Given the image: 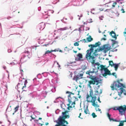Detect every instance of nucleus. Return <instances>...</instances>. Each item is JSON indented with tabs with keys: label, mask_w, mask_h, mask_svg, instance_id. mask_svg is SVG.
Segmentation results:
<instances>
[{
	"label": "nucleus",
	"mask_w": 126,
	"mask_h": 126,
	"mask_svg": "<svg viewBox=\"0 0 126 126\" xmlns=\"http://www.w3.org/2000/svg\"><path fill=\"white\" fill-rule=\"evenodd\" d=\"M89 92L90 95H89L88 94H87V102H92V105L94 107H99V106L97 104V102H96V103L95 102L96 100V97L93 96V91L90 90Z\"/></svg>",
	"instance_id": "f257e3e1"
},
{
	"label": "nucleus",
	"mask_w": 126,
	"mask_h": 126,
	"mask_svg": "<svg viewBox=\"0 0 126 126\" xmlns=\"http://www.w3.org/2000/svg\"><path fill=\"white\" fill-rule=\"evenodd\" d=\"M100 45V44L99 42L96 43L94 45H89L88 46L89 47H91L89 49L87 50V57H89L90 58L93 59L94 58V57L93 55H91V53L93 52V48L97 47L99 46Z\"/></svg>",
	"instance_id": "f03ea898"
},
{
	"label": "nucleus",
	"mask_w": 126,
	"mask_h": 126,
	"mask_svg": "<svg viewBox=\"0 0 126 126\" xmlns=\"http://www.w3.org/2000/svg\"><path fill=\"white\" fill-rule=\"evenodd\" d=\"M122 81V79H117L116 81H114L113 84H112L111 86V90H117L118 88H120L121 87L123 88H125V85L120 82V81Z\"/></svg>",
	"instance_id": "7ed1b4c3"
},
{
	"label": "nucleus",
	"mask_w": 126,
	"mask_h": 126,
	"mask_svg": "<svg viewBox=\"0 0 126 126\" xmlns=\"http://www.w3.org/2000/svg\"><path fill=\"white\" fill-rule=\"evenodd\" d=\"M126 106L124 105L123 106H121L118 107H115L113 108V110H118L119 114L121 115H125Z\"/></svg>",
	"instance_id": "20e7f679"
},
{
	"label": "nucleus",
	"mask_w": 126,
	"mask_h": 126,
	"mask_svg": "<svg viewBox=\"0 0 126 126\" xmlns=\"http://www.w3.org/2000/svg\"><path fill=\"white\" fill-rule=\"evenodd\" d=\"M69 111L67 110H65L64 112H62V114L63 115V117H62L61 116L60 117V120H61V121L62 124V123H65L67 124H68V122L66 121L65 119L66 118H69V116L68 115H66V114L67 113H68Z\"/></svg>",
	"instance_id": "39448f33"
},
{
	"label": "nucleus",
	"mask_w": 126,
	"mask_h": 126,
	"mask_svg": "<svg viewBox=\"0 0 126 126\" xmlns=\"http://www.w3.org/2000/svg\"><path fill=\"white\" fill-rule=\"evenodd\" d=\"M110 49L109 47L107 45H103L102 47H100L99 48V51H103L104 53H106Z\"/></svg>",
	"instance_id": "423d86ee"
},
{
	"label": "nucleus",
	"mask_w": 126,
	"mask_h": 126,
	"mask_svg": "<svg viewBox=\"0 0 126 126\" xmlns=\"http://www.w3.org/2000/svg\"><path fill=\"white\" fill-rule=\"evenodd\" d=\"M92 80H90L89 81V84H95V82H96V85H98L99 83V82L98 80V78L95 77V78H91Z\"/></svg>",
	"instance_id": "0eeeda50"
},
{
	"label": "nucleus",
	"mask_w": 126,
	"mask_h": 126,
	"mask_svg": "<svg viewBox=\"0 0 126 126\" xmlns=\"http://www.w3.org/2000/svg\"><path fill=\"white\" fill-rule=\"evenodd\" d=\"M119 3L118 2L117 3L116 2H115L113 4L111 3H108L107 4L106 6L108 7H112L117 8L119 7Z\"/></svg>",
	"instance_id": "6e6552de"
},
{
	"label": "nucleus",
	"mask_w": 126,
	"mask_h": 126,
	"mask_svg": "<svg viewBox=\"0 0 126 126\" xmlns=\"http://www.w3.org/2000/svg\"><path fill=\"white\" fill-rule=\"evenodd\" d=\"M83 75V74H81L77 75H75L74 76L73 80L75 81L76 82H77V81L79 80L82 78Z\"/></svg>",
	"instance_id": "1a4fd4ad"
},
{
	"label": "nucleus",
	"mask_w": 126,
	"mask_h": 126,
	"mask_svg": "<svg viewBox=\"0 0 126 126\" xmlns=\"http://www.w3.org/2000/svg\"><path fill=\"white\" fill-rule=\"evenodd\" d=\"M78 100V99L75 97L71 96L70 94H69L68 96V101L75 102L77 101Z\"/></svg>",
	"instance_id": "9d476101"
},
{
	"label": "nucleus",
	"mask_w": 126,
	"mask_h": 126,
	"mask_svg": "<svg viewBox=\"0 0 126 126\" xmlns=\"http://www.w3.org/2000/svg\"><path fill=\"white\" fill-rule=\"evenodd\" d=\"M68 102L69 103L67 104V105L68 106L67 107V109L68 110H69L70 108H72L74 107L75 103L71 101L70 102V101H68Z\"/></svg>",
	"instance_id": "9b49d317"
},
{
	"label": "nucleus",
	"mask_w": 126,
	"mask_h": 126,
	"mask_svg": "<svg viewBox=\"0 0 126 126\" xmlns=\"http://www.w3.org/2000/svg\"><path fill=\"white\" fill-rule=\"evenodd\" d=\"M95 61L93 60L92 61L91 63L94 66L95 68H97L98 69H99L100 67V64L99 63L97 62L96 63H95Z\"/></svg>",
	"instance_id": "f8f14e48"
},
{
	"label": "nucleus",
	"mask_w": 126,
	"mask_h": 126,
	"mask_svg": "<svg viewBox=\"0 0 126 126\" xmlns=\"http://www.w3.org/2000/svg\"><path fill=\"white\" fill-rule=\"evenodd\" d=\"M120 88L118 90V95L121 96V95L122 94L123 91H124V94L125 95H126V92L125 91V90L123 88L120 87Z\"/></svg>",
	"instance_id": "ddd939ff"
},
{
	"label": "nucleus",
	"mask_w": 126,
	"mask_h": 126,
	"mask_svg": "<svg viewBox=\"0 0 126 126\" xmlns=\"http://www.w3.org/2000/svg\"><path fill=\"white\" fill-rule=\"evenodd\" d=\"M104 73L103 74V75L104 77H105L107 75H111L110 71L107 68L104 71Z\"/></svg>",
	"instance_id": "4468645a"
},
{
	"label": "nucleus",
	"mask_w": 126,
	"mask_h": 126,
	"mask_svg": "<svg viewBox=\"0 0 126 126\" xmlns=\"http://www.w3.org/2000/svg\"><path fill=\"white\" fill-rule=\"evenodd\" d=\"M77 90H76V89H72V92H69L70 93V94L71 95V94H76L77 95H79V91H78V93L77 92Z\"/></svg>",
	"instance_id": "2eb2a0df"
},
{
	"label": "nucleus",
	"mask_w": 126,
	"mask_h": 126,
	"mask_svg": "<svg viewBox=\"0 0 126 126\" xmlns=\"http://www.w3.org/2000/svg\"><path fill=\"white\" fill-rule=\"evenodd\" d=\"M77 90H76V89H72V92H69L70 93V94L71 95V94H76L77 95H79V91H78V93L77 92Z\"/></svg>",
	"instance_id": "dca6fc26"
},
{
	"label": "nucleus",
	"mask_w": 126,
	"mask_h": 126,
	"mask_svg": "<svg viewBox=\"0 0 126 126\" xmlns=\"http://www.w3.org/2000/svg\"><path fill=\"white\" fill-rule=\"evenodd\" d=\"M110 34L112 36L113 38L115 39L116 40L117 39V37L116 36L115 33L113 31H112L110 32Z\"/></svg>",
	"instance_id": "f3484780"
},
{
	"label": "nucleus",
	"mask_w": 126,
	"mask_h": 126,
	"mask_svg": "<svg viewBox=\"0 0 126 126\" xmlns=\"http://www.w3.org/2000/svg\"><path fill=\"white\" fill-rule=\"evenodd\" d=\"M107 115L110 121H112L114 122H118L119 121L117 120L114 119L112 118H110L111 115L109 114L108 113H107Z\"/></svg>",
	"instance_id": "a211bd4d"
},
{
	"label": "nucleus",
	"mask_w": 126,
	"mask_h": 126,
	"mask_svg": "<svg viewBox=\"0 0 126 126\" xmlns=\"http://www.w3.org/2000/svg\"><path fill=\"white\" fill-rule=\"evenodd\" d=\"M94 69H93V70L92 71H91V69L90 70H89L87 71V74L91 76V77L92 75V73H94Z\"/></svg>",
	"instance_id": "6ab92c4d"
},
{
	"label": "nucleus",
	"mask_w": 126,
	"mask_h": 126,
	"mask_svg": "<svg viewBox=\"0 0 126 126\" xmlns=\"http://www.w3.org/2000/svg\"><path fill=\"white\" fill-rule=\"evenodd\" d=\"M93 40V39L92 38L90 35H89V36L87 37V42H91Z\"/></svg>",
	"instance_id": "aec40b11"
},
{
	"label": "nucleus",
	"mask_w": 126,
	"mask_h": 126,
	"mask_svg": "<svg viewBox=\"0 0 126 126\" xmlns=\"http://www.w3.org/2000/svg\"><path fill=\"white\" fill-rule=\"evenodd\" d=\"M125 122H126V118H125V120L121 121H120L118 126H123L124 125V123Z\"/></svg>",
	"instance_id": "412c9836"
},
{
	"label": "nucleus",
	"mask_w": 126,
	"mask_h": 126,
	"mask_svg": "<svg viewBox=\"0 0 126 126\" xmlns=\"http://www.w3.org/2000/svg\"><path fill=\"white\" fill-rule=\"evenodd\" d=\"M31 118H32V119L33 120H34V121L35 122L37 121L38 122V120H35L36 117V116L34 114H33L32 115H31L30 116Z\"/></svg>",
	"instance_id": "4be33fe9"
},
{
	"label": "nucleus",
	"mask_w": 126,
	"mask_h": 126,
	"mask_svg": "<svg viewBox=\"0 0 126 126\" xmlns=\"http://www.w3.org/2000/svg\"><path fill=\"white\" fill-rule=\"evenodd\" d=\"M58 124H56L55 125V126H61V124H62L61 120H60V117L58 118Z\"/></svg>",
	"instance_id": "5701e85b"
},
{
	"label": "nucleus",
	"mask_w": 126,
	"mask_h": 126,
	"mask_svg": "<svg viewBox=\"0 0 126 126\" xmlns=\"http://www.w3.org/2000/svg\"><path fill=\"white\" fill-rule=\"evenodd\" d=\"M100 67H101V71L104 70V71L107 68L105 67V66L103 65H100Z\"/></svg>",
	"instance_id": "b1692460"
},
{
	"label": "nucleus",
	"mask_w": 126,
	"mask_h": 126,
	"mask_svg": "<svg viewBox=\"0 0 126 126\" xmlns=\"http://www.w3.org/2000/svg\"><path fill=\"white\" fill-rule=\"evenodd\" d=\"M19 107V105H18L16 107H15L14 109L15 110L14 112H16L18 110V108Z\"/></svg>",
	"instance_id": "393cba45"
},
{
	"label": "nucleus",
	"mask_w": 126,
	"mask_h": 126,
	"mask_svg": "<svg viewBox=\"0 0 126 126\" xmlns=\"http://www.w3.org/2000/svg\"><path fill=\"white\" fill-rule=\"evenodd\" d=\"M56 51V50H51L50 51H49V50H47L45 54V55L46 54H47L48 53H50L52 52H53V51L55 52Z\"/></svg>",
	"instance_id": "a878e982"
},
{
	"label": "nucleus",
	"mask_w": 126,
	"mask_h": 126,
	"mask_svg": "<svg viewBox=\"0 0 126 126\" xmlns=\"http://www.w3.org/2000/svg\"><path fill=\"white\" fill-rule=\"evenodd\" d=\"M27 82V80H25V82H24V86H23L22 87V89L23 90V91H25V89H24V88H25L26 87V82Z\"/></svg>",
	"instance_id": "bb28decb"
},
{
	"label": "nucleus",
	"mask_w": 126,
	"mask_h": 126,
	"mask_svg": "<svg viewBox=\"0 0 126 126\" xmlns=\"http://www.w3.org/2000/svg\"><path fill=\"white\" fill-rule=\"evenodd\" d=\"M114 68H115V70L116 71L118 69V68L119 66V64H114Z\"/></svg>",
	"instance_id": "cd10ccee"
},
{
	"label": "nucleus",
	"mask_w": 126,
	"mask_h": 126,
	"mask_svg": "<svg viewBox=\"0 0 126 126\" xmlns=\"http://www.w3.org/2000/svg\"><path fill=\"white\" fill-rule=\"evenodd\" d=\"M109 62L110 65L111 66H114V64L112 61H109Z\"/></svg>",
	"instance_id": "c85d7f7f"
},
{
	"label": "nucleus",
	"mask_w": 126,
	"mask_h": 126,
	"mask_svg": "<svg viewBox=\"0 0 126 126\" xmlns=\"http://www.w3.org/2000/svg\"><path fill=\"white\" fill-rule=\"evenodd\" d=\"M67 29V28L66 27H65L63 28H60L58 30L59 31L60 30L61 31H63L64 30H66Z\"/></svg>",
	"instance_id": "c756f323"
},
{
	"label": "nucleus",
	"mask_w": 126,
	"mask_h": 126,
	"mask_svg": "<svg viewBox=\"0 0 126 126\" xmlns=\"http://www.w3.org/2000/svg\"><path fill=\"white\" fill-rule=\"evenodd\" d=\"M77 56L78 57L79 59H80L82 58V55L81 54L79 53L77 55Z\"/></svg>",
	"instance_id": "7c9ffc66"
},
{
	"label": "nucleus",
	"mask_w": 126,
	"mask_h": 126,
	"mask_svg": "<svg viewBox=\"0 0 126 126\" xmlns=\"http://www.w3.org/2000/svg\"><path fill=\"white\" fill-rule=\"evenodd\" d=\"M92 115L94 118H95L97 116V115H96L95 113L93 112L92 113Z\"/></svg>",
	"instance_id": "2f4dec72"
},
{
	"label": "nucleus",
	"mask_w": 126,
	"mask_h": 126,
	"mask_svg": "<svg viewBox=\"0 0 126 126\" xmlns=\"http://www.w3.org/2000/svg\"><path fill=\"white\" fill-rule=\"evenodd\" d=\"M74 45L75 46H78L79 45V43L77 42L74 43Z\"/></svg>",
	"instance_id": "473e14b6"
},
{
	"label": "nucleus",
	"mask_w": 126,
	"mask_h": 126,
	"mask_svg": "<svg viewBox=\"0 0 126 126\" xmlns=\"http://www.w3.org/2000/svg\"><path fill=\"white\" fill-rule=\"evenodd\" d=\"M97 49H95V52H93L92 53H91V55H93V56L94 55V54L95 53L97 52Z\"/></svg>",
	"instance_id": "72a5a7b5"
},
{
	"label": "nucleus",
	"mask_w": 126,
	"mask_h": 126,
	"mask_svg": "<svg viewBox=\"0 0 126 126\" xmlns=\"http://www.w3.org/2000/svg\"><path fill=\"white\" fill-rule=\"evenodd\" d=\"M64 51H68L69 50V49L67 47H65V48L64 49Z\"/></svg>",
	"instance_id": "f704fd0d"
},
{
	"label": "nucleus",
	"mask_w": 126,
	"mask_h": 126,
	"mask_svg": "<svg viewBox=\"0 0 126 126\" xmlns=\"http://www.w3.org/2000/svg\"><path fill=\"white\" fill-rule=\"evenodd\" d=\"M78 88H79V89L77 91V93H78V91H79V92L81 90V88L79 87H78Z\"/></svg>",
	"instance_id": "c9c22d12"
},
{
	"label": "nucleus",
	"mask_w": 126,
	"mask_h": 126,
	"mask_svg": "<svg viewBox=\"0 0 126 126\" xmlns=\"http://www.w3.org/2000/svg\"><path fill=\"white\" fill-rule=\"evenodd\" d=\"M88 22L89 23H91L92 22V19H88Z\"/></svg>",
	"instance_id": "e433bc0d"
},
{
	"label": "nucleus",
	"mask_w": 126,
	"mask_h": 126,
	"mask_svg": "<svg viewBox=\"0 0 126 126\" xmlns=\"http://www.w3.org/2000/svg\"><path fill=\"white\" fill-rule=\"evenodd\" d=\"M125 31H126L125 32H123V33L124 34V35L125 36H126V28L125 29Z\"/></svg>",
	"instance_id": "4c0bfd02"
},
{
	"label": "nucleus",
	"mask_w": 126,
	"mask_h": 126,
	"mask_svg": "<svg viewBox=\"0 0 126 126\" xmlns=\"http://www.w3.org/2000/svg\"><path fill=\"white\" fill-rule=\"evenodd\" d=\"M82 41V42H84V43H85L86 42V40L85 39H84L82 40H80V41Z\"/></svg>",
	"instance_id": "58836bf2"
},
{
	"label": "nucleus",
	"mask_w": 126,
	"mask_h": 126,
	"mask_svg": "<svg viewBox=\"0 0 126 126\" xmlns=\"http://www.w3.org/2000/svg\"><path fill=\"white\" fill-rule=\"evenodd\" d=\"M103 16H101L99 17V18L100 20H103Z\"/></svg>",
	"instance_id": "ea45409f"
},
{
	"label": "nucleus",
	"mask_w": 126,
	"mask_h": 126,
	"mask_svg": "<svg viewBox=\"0 0 126 126\" xmlns=\"http://www.w3.org/2000/svg\"><path fill=\"white\" fill-rule=\"evenodd\" d=\"M111 75H112L113 76H114L116 77V73H112Z\"/></svg>",
	"instance_id": "a19ab883"
},
{
	"label": "nucleus",
	"mask_w": 126,
	"mask_h": 126,
	"mask_svg": "<svg viewBox=\"0 0 126 126\" xmlns=\"http://www.w3.org/2000/svg\"><path fill=\"white\" fill-rule=\"evenodd\" d=\"M106 40V38H101V40Z\"/></svg>",
	"instance_id": "79ce46f5"
},
{
	"label": "nucleus",
	"mask_w": 126,
	"mask_h": 126,
	"mask_svg": "<svg viewBox=\"0 0 126 126\" xmlns=\"http://www.w3.org/2000/svg\"><path fill=\"white\" fill-rule=\"evenodd\" d=\"M49 44H44L43 45V46H46L47 47V46L48 45H49Z\"/></svg>",
	"instance_id": "37998d69"
},
{
	"label": "nucleus",
	"mask_w": 126,
	"mask_h": 126,
	"mask_svg": "<svg viewBox=\"0 0 126 126\" xmlns=\"http://www.w3.org/2000/svg\"><path fill=\"white\" fill-rule=\"evenodd\" d=\"M121 11H122V13H124L125 12L124 11V10L123 9V8H122L121 9Z\"/></svg>",
	"instance_id": "c03bdc74"
},
{
	"label": "nucleus",
	"mask_w": 126,
	"mask_h": 126,
	"mask_svg": "<svg viewBox=\"0 0 126 126\" xmlns=\"http://www.w3.org/2000/svg\"><path fill=\"white\" fill-rule=\"evenodd\" d=\"M81 115V113H79V116L78 117H79V118L82 119L83 118H82L81 117H80V116Z\"/></svg>",
	"instance_id": "a18cd8bd"
},
{
	"label": "nucleus",
	"mask_w": 126,
	"mask_h": 126,
	"mask_svg": "<svg viewBox=\"0 0 126 126\" xmlns=\"http://www.w3.org/2000/svg\"><path fill=\"white\" fill-rule=\"evenodd\" d=\"M75 88H76V90H77L79 89V88H78V86H75Z\"/></svg>",
	"instance_id": "49530a36"
},
{
	"label": "nucleus",
	"mask_w": 126,
	"mask_h": 126,
	"mask_svg": "<svg viewBox=\"0 0 126 126\" xmlns=\"http://www.w3.org/2000/svg\"><path fill=\"white\" fill-rule=\"evenodd\" d=\"M61 126H66V125H65L64 124V123H62V124H61Z\"/></svg>",
	"instance_id": "de8ad7c7"
},
{
	"label": "nucleus",
	"mask_w": 126,
	"mask_h": 126,
	"mask_svg": "<svg viewBox=\"0 0 126 126\" xmlns=\"http://www.w3.org/2000/svg\"><path fill=\"white\" fill-rule=\"evenodd\" d=\"M99 101L100 103L101 102V101H100L99 97L97 99Z\"/></svg>",
	"instance_id": "09e8293b"
},
{
	"label": "nucleus",
	"mask_w": 126,
	"mask_h": 126,
	"mask_svg": "<svg viewBox=\"0 0 126 126\" xmlns=\"http://www.w3.org/2000/svg\"><path fill=\"white\" fill-rule=\"evenodd\" d=\"M115 44V41H114V42H113V43L112 44V46L113 47V46Z\"/></svg>",
	"instance_id": "8fccbe9b"
},
{
	"label": "nucleus",
	"mask_w": 126,
	"mask_h": 126,
	"mask_svg": "<svg viewBox=\"0 0 126 126\" xmlns=\"http://www.w3.org/2000/svg\"><path fill=\"white\" fill-rule=\"evenodd\" d=\"M82 80H84V81H83V82H85V83H86V82H87V80H84V79H82Z\"/></svg>",
	"instance_id": "3c124183"
},
{
	"label": "nucleus",
	"mask_w": 126,
	"mask_h": 126,
	"mask_svg": "<svg viewBox=\"0 0 126 126\" xmlns=\"http://www.w3.org/2000/svg\"><path fill=\"white\" fill-rule=\"evenodd\" d=\"M73 52L75 53H76L77 52V51L73 50Z\"/></svg>",
	"instance_id": "603ef678"
},
{
	"label": "nucleus",
	"mask_w": 126,
	"mask_h": 126,
	"mask_svg": "<svg viewBox=\"0 0 126 126\" xmlns=\"http://www.w3.org/2000/svg\"><path fill=\"white\" fill-rule=\"evenodd\" d=\"M3 67L5 69L6 68V66H3Z\"/></svg>",
	"instance_id": "864d4df0"
},
{
	"label": "nucleus",
	"mask_w": 126,
	"mask_h": 126,
	"mask_svg": "<svg viewBox=\"0 0 126 126\" xmlns=\"http://www.w3.org/2000/svg\"><path fill=\"white\" fill-rule=\"evenodd\" d=\"M21 84H18V87H20L21 86Z\"/></svg>",
	"instance_id": "5fc2aeb1"
},
{
	"label": "nucleus",
	"mask_w": 126,
	"mask_h": 126,
	"mask_svg": "<svg viewBox=\"0 0 126 126\" xmlns=\"http://www.w3.org/2000/svg\"><path fill=\"white\" fill-rule=\"evenodd\" d=\"M82 15L81 14H80V16L79 15H78V16H80V17H81L82 16Z\"/></svg>",
	"instance_id": "6e6d98bb"
},
{
	"label": "nucleus",
	"mask_w": 126,
	"mask_h": 126,
	"mask_svg": "<svg viewBox=\"0 0 126 126\" xmlns=\"http://www.w3.org/2000/svg\"><path fill=\"white\" fill-rule=\"evenodd\" d=\"M49 124L48 123H45V125L46 126L48 125Z\"/></svg>",
	"instance_id": "4d7b16f0"
},
{
	"label": "nucleus",
	"mask_w": 126,
	"mask_h": 126,
	"mask_svg": "<svg viewBox=\"0 0 126 126\" xmlns=\"http://www.w3.org/2000/svg\"><path fill=\"white\" fill-rule=\"evenodd\" d=\"M84 112L86 114H87V110H84Z\"/></svg>",
	"instance_id": "13d9d810"
},
{
	"label": "nucleus",
	"mask_w": 126,
	"mask_h": 126,
	"mask_svg": "<svg viewBox=\"0 0 126 126\" xmlns=\"http://www.w3.org/2000/svg\"><path fill=\"white\" fill-rule=\"evenodd\" d=\"M98 111H101V110L99 108H98Z\"/></svg>",
	"instance_id": "bf43d9fd"
},
{
	"label": "nucleus",
	"mask_w": 126,
	"mask_h": 126,
	"mask_svg": "<svg viewBox=\"0 0 126 126\" xmlns=\"http://www.w3.org/2000/svg\"><path fill=\"white\" fill-rule=\"evenodd\" d=\"M7 72L8 73V77H9V72L8 71H7Z\"/></svg>",
	"instance_id": "052dcab7"
},
{
	"label": "nucleus",
	"mask_w": 126,
	"mask_h": 126,
	"mask_svg": "<svg viewBox=\"0 0 126 126\" xmlns=\"http://www.w3.org/2000/svg\"><path fill=\"white\" fill-rule=\"evenodd\" d=\"M21 72H23V70H20Z\"/></svg>",
	"instance_id": "680f3d73"
},
{
	"label": "nucleus",
	"mask_w": 126,
	"mask_h": 126,
	"mask_svg": "<svg viewBox=\"0 0 126 126\" xmlns=\"http://www.w3.org/2000/svg\"><path fill=\"white\" fill-rule=\"evenodd\" d=\"M79 87H80V88H81V87H82V86L80 85H79Z\"/></svg>",
	"instance_id": "e2e57ef3"
},
{
	"label": "nucleus",
	"mask_w": 126,
	"mask_h": 126,
	"mask_svg": "<svg viewBox=\"0 0 126 126\" xmlns=\"http://www.w3.org/2000/svg\"><path fill=\"white\" fill-rule=\"evenodd\" d=\"M42 119V118H39V120H41Z\"/></svg>",
	"instance_id": "0e129e2a"
},
{
	"label": "nucleus",
	"mask_w": 126,
	"mask_h": 126,
	"mask_svg": "<svg viewBox=\"0 0 126 126\" xmlns=\"http://www.w3.org/2000/svg\"><path fill=\"white\" fill-rule=\"evenodd\" d=\"M40 124L41 125V126H42L43 125V124L40 123Z\"/></svg>",
	"instance_id": "69168bd1"
},
{
	"label": "nucleus",
	"mask_w": 126,
	"mask_h": 126,
	"mask_svg": "<svg viewBox=\"0 0 126 126\" xmlns=\"http://www.w3.org/2000/svg\"><path fill=\"white\" fill-rule=\"evenodd\" d=\"M78 49L79 50H80L81 49L80 48H79V47H78Z\"/></svg>",
	"instance_id": "338daca9"
},
{
	"label": "nucleus",
	"mask_w": 126,
	"mask_h": 126,
	"mask_svg": "<svg viewBox=\"0 0 126 126\" xmlns=\"http://www.w3.org/2000/svg\"><path fill=\"white\" fill-rule=\"evenodd\" d=\"M32 120H33V119H32V118H31V119L30 120V121H32Z\"/></svg>",
	"instance_id": "774afa93"
}]
</instances>
